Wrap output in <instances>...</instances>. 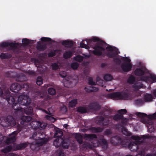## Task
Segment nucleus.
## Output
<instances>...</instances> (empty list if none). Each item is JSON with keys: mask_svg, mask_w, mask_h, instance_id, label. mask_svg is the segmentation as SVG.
I'll return each instance as SVG.
<instances>
[{"mask_svg": "<svg viewBox=\"0 0 156 156\" xmlns=\"http://www.w3.org/2000/svg\"><path fill=\"white\" fill-rule=\"evenodd\" d=\"M6 99L9 104L12 105V108L16 112L23 111V108L20 107V105L27 106L31 102L30 98L27 95L20 96L18 98L17 103L15 102V99L14 96L8 95L6 97Z\"/></svg>", "mask_w": 156, "mask_h": 156, "instance_id": "1", "label": "nucleus"}, {"mask_svg": "<svg viewBox=\"0 0 156 156\" xmlns=\"http://www.w3.org/2000/svg\"><path fill=\"white\" fill-rule=\"evenodd\" d=\"M44 132L41 130L35 132L32 136L30 137L35 140V141L31 143L30 145L31 149L34 151H37L39 149V147L46 144L48 140L45 137Z\"/></svg>", "mask_w": 156, "mask_h": 156, "instance_id": "2", "label": "nucleus"}, {"mask_svg": "<svg viewBox=\"0 0 156 156\" xmlns=\"http://www.w3.org/2000/svg\"><path fill=\"white\" fill-rule=\"evenodd\" d=\"M131 139L135 140V142H132L129 144L128 148L133 151H139L142 147H144V140L151 138L149 135H144L140 137L137 136H132Z\"/></svg>", "mask_w": 156, "mask_h": 156, "instance_id": "3", "label": "nucleus"}, {"mask_svg": "<svg viewBox=\"0 0 156 156\" xmlns=\"http://www.w3.org/2000/svg\"><path fill=\"white\" fill-rule=\"evenodd\" d=\"M123 118L122 114H115L114 115H105L104 117L100 116L98 118L97 124L103 126H107L112 122V119L117 121Z\"/></svg>", "mask_w": 156, "mask_h": 156, "instance_id": "4", "label": "nucleus"}, {"mask_svg": "<svg viewBox=\"0 0 156 156\" xmlns=\"http://www.w3.org/2000/svg\"><path fill=\"white\" fill-rule=\"evenodd\" d=\"M91 40L92 41L94 42H101L100 44H97L93 46V48L94 50L93 51L92 53L95 55L101 56L103 54V52L105 51L106 49V48H103L102 46L105 47L107 45V44L105 42L97 37H93Z\"/></svg>", "mask_w": 156, "mask_h": 156, "instance_id": "5", "label": "nucleus"}, {"mask_svg": "<svg viewBox=\"0 0 156 156\" xmlns=\"http://www.w3.org/2000/svg\"><path fill=\"white\" fill-rule=\"evenodd\" d=\"M83 138L86 140H89L90 143L85 142L83 144V147L86 148L92 149L94 147L95 141L97 140L98 138L95 134L85 133L83 135Z\"/></svg>", "mask_w": 156, "mask_h": 156, "instance_id": "6", "label": "nucleus"}, {"mask_svg": "<svg viewBox=\"0 0 156 156\" xmlns=\"http://www.w3.org/2000/svg\"><path fill=\"white\" fill-rule=\"evenodd\" d=\"M106 49L107 51H115V52L108 53L106 55L109 58H113V60L114 62L117 65H120L121 63V60L119 58L115 57L118 54L117 52L118 49L116 48L113 47L109 45H108V46L106 47Z\"/></svg>", "mask_w": 156, "mask_h": 156, "instance_id": "7", "label": "nucleus"}, {"mask_svg": "<svg viewBox=\"0 0 156 156\" xmlns=\"http://www.w3.org/2000/svg\"><path fill=\"white\" fill-rule=\"evenodd\" d=\"M20 83L21 84L18 83L12 84L10 87V90L15 93L17 94L19 93V91L22 89L26 90H28L29 86L28 84L24 83Z\"/></svg>", "mask_w": 156, "mask_h": 156, "instance_id": "8", "label": "nucleus"}, {"mask_svg": "<svg viewBox=\"0 0 156 156\" xmlns=\"http://www.w3.org/2000/svg\"><path fill=\"white\" fill-rule=\"evenodd\" d=\"M1 125L4 127L13 126L16 125V122L12 116L8 115L5 119L4 121L1 122Z\"/></svg>", "mask_w": 156, "mask_h": 156, "instance_id": "9", "label": "nucleus"}, {"mask_svg": "<svg viewBox=\"0 0 156 156\" xmlns=\"http://www.w3.org/2000/svg\"><path fill=\"white\" fill-rule=\"evenodd\" d=\"M94 143V147H97L99 146L104 150H106L108 147V144L107 140L103 137L98 138L97 140H96Z\"/></svg>", "mask_w": 156, "mask_h": 156, "instance_id": "10", "label": "nucleus"}, {"mask_svg": "<svg viewBox=\"0 0 156 156\" xmlns=\"http://www.w3.org/2000/svg\"><path fill=\"white\" fill-rule=\"evenodd\" d=\"M110 96L112 98H116L122 100H127L129 98V95L128 93L125 92L121 93L119 92L111 94H110Z\"/></svg>", "mask_w": 156, "mask_h": 156, "instance_id": "11", "label": "nucleus"}, {"mask_svg": "<svg viewBox=\"0 0 156 156\" xmlns=\"http://www.w3.org/2000/svg\"><path fill=\"white\" fill-rule=\"evenodd\" d=\"M110 143L114 146H118L119 145H124V140H123L119 136H114L110 139Z\"/></svg>", "mask_w": 156, "mask_h": 156, "instance_id": "12", "label": "nucleus"}, {"mask_svg": "<svg viewBox=\"0 0 156 156\" xmlns=\"http://www.w3.org/2000/svg\"><path fill=\"white\" fill-rule=\"evenodd\" d=\"M53 143L54 145L57 147L62 146L64 148L67 149L69 147L68 144L62 138L56 139Z\"/></svg>", "mask_w": 156, "mask_h": 156, "instance_id": "13", "label": "nucleus"}, {"mask_svg": "<svg viewBox=\"0 0 156 156\" xmlns=\"http://www.w3.org/2000/svg\"><path fill=\"white\" fill-rule=\"evenodd\" d=\"M19 44L18 43H9L6 42H2L0 44V46L2 48L9 47V49L14 50L17 49Z\"/></svg>", "mask_w": 156, "mask_h": 156, "instance_id": "14", "label": "nucleus"}, {"mask_svg": "<svg viewBox=\"0 0 156 156\" xmlns=\"http://www.w3.org/2000/svg\"><path fill=\"white\" fill-rule=\"evenodd\" d=\"M18 133L15 131L12 133L10 135L9 137L5 140V143L7 144L14 142L16 140V136Z\"/></svg>", "mask_w": 156, "mask_h": 156, "instance_id": "15", "label": "nucleus"}, {"mask_svg": "<svg viewBox=\"0 0 156 156\" xmlns=\"http://www.w3.org/2000/svg\"><path fill=\"white\" fill-rule=\"evenodd\" d=\"M116 127L118 129L120 127H122L121 131L123 134L129 136H131L132 133L131 132L128 131L127 129L125 127L119 124L116 125Z\"/></svg>", "mask_w": 156, "mask_h": 156, "instance_id": "16", "label": "nucleus"}, {"mask_svg": "<svg viewBox=\"0 0 156 156\" xmlns=\"http://www.w3.org/2000/svg\"><path fill=\"white\" fill-rule=\"evenodd\" d=\"M121 67L123 71L128 72L131 70L132 65L131 63H123L121 65Z\"/></svg>", "mask_w": 156, "mask_h": 156, "instance_id": "17", "label": "nucleus"}, {"mask_svg": "<svg viewBox=\"0 0 156 156\" xmlns=\"http://www.w3.org/2000/svg\"><path fill=\"white\" fill-rule=\"evenodd\" d=\"M89 108L92 110L94 111H98L101 108V106L97 102H93L89 105Z\"/></svg>", "mask_w": 156, "mask_h": 156, "instance_id": "18", "label": "nucleus"}, {"mask_svg": "<svg viewBox=\"0 0 156 156\" xmlns=\"http://www.w3.org/2000/svg\"><path fill=\"white\" fill-rule=\"evenodd\" d=\"M37 50L40 51H43L46 48V44L40 41L37 42L36 46Z\"/></svg>", "mask_w": 156, "mask_h": 156, "instance_id": "19", "label": "nucleus"}, {"mask_svg": "<svg viewBox=\"0 0 156 156\" xmlns=\"http://www.w3.org/2000/svg\"><path fill=\"white\" fill-rule=\"evenodd\" d=\"M145 71L141 68H136L134 71L135 75L136 76H143L145 74Z\"/></svg>", "mask_w": 156, "mask_h": 156, "instance_id": "20", "label": "nucleus"}, {"mask_svg": "<svg viewBox=\"0 0 156 156\" xmlns=\"http://www.w3.org/2000/svg\"><path fill=\"white\" fill-rule=\"evenodd\" d=\"M32 119V117L30 116H23L21 118L22 121L20 123L21 124H23L26 123H28L31 121Z\"/></svg>", "mask_w": 156, "mask_h": 156, "instance_id": "21", "label": "nucleus"}, {"mask_svg": "<svg viewBox=\"0 0 156 156\" xmlns=\"http://www.w3.org/2000/svg\"><path fill=\"white\" fill-rule=\"evenodd\" d=\"M84 90L87 92L90 93L93 92H96L98 91V88L95 87H86L84 88Z\"/></svg>", "mask_w": 156, "mask_h": 156, "instance_id": "22", "label": "nucleus"}, {"mask_svg": "<svg viewBox=\"0 0 156 156\" xmlns=\"http://www.w3.org/2000/svg\"><path fill=\"white\" fill-rule=\"evenodd\" d=\"M90 129L94 133H98L102 132L104 129L103 127H92L90 128Z\"/></svg>", "mask_w": 156, "mask_h": 156, "instance_id": "23", "label": "nucleus"}, {"mask_svg": "<svg viewBox=\"0 0 156 156\" xmlns=\"http://www.w3.org/2000/svg\"><path fill=\"white\" fill-rule=\"evenodd\" d=\"M39 121H35L31 122L30 123L32 128L34 129H37L39 128Z\"/></svg>", "mask_w": 156, "mask_h": 156, "instance_id": "24", "label": "nucleus"}, {"mask_svg": "<svg viewBox=\"0 0 156 156\" xmlns=\"http://www.w3.org/2000/svg\"><path fill=\"white\" fill-rule=\"evenodd\" d=\"M62 44L66 47H71L73 45V42L71 41L65 40L62 41Z\"/></svg>", "mask_w": 156, "mask_h": 156, "instance_id": "25", "label": "nucleus"}, {"mask_svg": "<svg viewBox=\"0 0 156 156\" xmlns=\"http://www.w3.org/2000/svg\"><path fill=\"white\" fill-rule=\"evenodd\" d=\"M75 138L79 144H81L83 143V136L80 134L76 133Z\"/></svg>", "mask_w": 156, "mask_h": 156, "instance_id": "26", "label": "nucleus"}, {"mask_svg": "<svg viewBox=\"0 0 156 156\" xmlns=\"http://www.w3.org/2000/svg\"><path fill=\"white\" fill-rule=\"evenodd\" d=\"M73 55L72 51H66L63 54V57L65 59L70 58Z\"/></svg>", "mask_w": 156, "mask_h": 156, "instance_id": "27", "label": "nucleus"}, {"mask_svg": "<svg viewBox=\"0 0 156 156\" xmlns=\"http://www.w3.org/2000/svg\"><path fill=\"white\" fill-rule=\"evenodd\" d=\"M12 55L11 54L6 53H2L0 55V58L2 59H4L6 58H9L12 57Z\"/></svg>", "mask_w": 156, "mask_h": 156, "instance_id": "28", "label": "nucleus"}, {"mask_svg": "<svg viewBox=\"0 0 156 156\" xmlns=\"http://www.w3.org/2000/svg\"><path fill=\"white\" fill-rule=\"evenodd\" d=\"M27 143H24L17 145L16 146V148L18 150H21L27 147Z\"/></svg>", "mask_w": 156, "mask_h": 156, "instance_id": "29", "label": "nucleus"}, {"mask_svg": "<svg viewBox=\"0 0 156 156\" xmlns=\"http://www.w3.org/2000/svg\"><path fill=\"white\" fill-rule=\"evenodd\" d=\"M143 84L141 83L137 82L133 84V87L137 90L143 88Z\"/></svg>", "mask_w": 156, "mask_h": 156, "instance_id": "30", "label": "nucleus"}, {"mask_svg": "<svg viewBox=\"0 0 156 156\" xmlns=\"http://www.w3.org/2000/svg\"><path fill=\"white\" fill-rule=\"evenodd\" d=\"M63 135L62 132L60 130H56L54 134V137L58 138L57 139L62 138L61 137Z\"/></svg>", "mask_w": 156, "mask_h": 156, "instance_id": "31", "label": "nucleus"}, {"mask_svg": "<svg viewBox=\"0 0 156 156\" xmlns=\"http://www.w3.org/2000/svg\"><path fill=\"white\" fill-rule=\"evenodd\" d=\"M104 79L107 81H110L112 80L113 79L112 75L109 74H106L104 76Z\"/></svg>", "mask_w": 156, "mask_h": 156, "instance_id": "32", "label": "nucleus"}, {"mask_svg": "<svg viewBox=\"0 0 156 156\" xmlns=\"http://www.w3.org/2000/svg\"><path fill=\"white\" fill-rule=\"evenodd\" d=\"M135 81V77L133 75H131L129 77L127 82L130 84H133Z\"/></svg>", "mask_w": 156, "mask_h": 156, "instance_id": "33", "label": "nucleus"}, {"mask_svg": "<svg viewBox=\"0 0 156 156\" xmlns=\"http://www.w3.org/2000/svg\"><path fill=\"white\" fill-rule=\"evenodd\" d=\"M152 99V95L151 94H146L144 97V101L145 102L151 101Z\"/></svg>", "mask_w": 156, "mask_h": 156, "instance_id": "34", "label": "nucleus"}, {"mask_svg": "<svg viewBox=\"0 0 156 156\" xmlns=\"http://www.w3.org/2000/svg\"><path fill=\"white\" fill-rule=\"evenodd\" d=\"M77 111L81 113H85L87 112V109L85 107H79L77 108Z\"/></svg>", "mask_w": 156, "mask_h": 156, "instance_id": "35", "label": "nucleus"}, {"mask_svg": "<svg viewBox=\"0 0 156 156\" xmlns=\"http://www.w3.org/2000/svg\"><path fill=\"white\" fill-rule=\"evenodd\" d=\"M12 147L11 145L8 146L2 149L1 151L2 152L6 153L10 151L12 149Z\"/></svg>", "mask_w": 156, "mask_h": 156, "instance_id": "36", "label": "nucleus"}, {"mask_svg": "<svg viewBox=\"0 0 156 156\" xmlns=\"http://www.w3.org/2000/svg\"><path fill=\"white\" fill-rule=\"evenodd\" d=\"M140 80L141 81L147 82L149 81V78L148 76H140L139 78Z\"/></svg>", "mask_w": 156, "mask_h": 156, "instance_id": "37", "label": "nucleus"}, {"mask_svg": "<svg viewBox=\"0 0 156 156\" xmlns=\"http://www.w3.org/2000/svg\"><path fill=\"white\" fill-rule=\"evenodd\" d=\"M144 101L142 99H138L135 100V103L137 105H141L144 103Z\"/></svg>", "mask_w": 156, "mask_h": 156, "instance_id": "38", "label": "nucleus"}, {"mask_svg": "<svg viewBox=\"0 0 156 156\" xmlns=\"http://www.w3.org/2000/svg\"><path fill=\"white\" fill-rule=\"evenodd\" d=\"M77 103V99H73L71 100L69 103V105L71 107H73L76 106V105Z\"/></svg>", "mask_w": 156, "mask_h": 156, "instance_id": "39", "label": "nucleus"}, {"mask_svg": "<svg viewBox=\"0 0 156 156\" xmlns=\"http://www.w3.org/2000/svg\"><path fill=\"white\" fill-rule=\"evenodd\" d=\"M31 40L27 38H24L22 39L23 44L24 46H27L30 43Z\"/></svg>", "mask_w": 156, "mask_h": 156, "instance_id": "40", "label": "nucleus"}, {"mask_svg": "<svg viewBox=\"0 0 156 156\" xmlns=\"http://www.w3.org/2000/svg\"><path fill=\"white\" fill-rule=\"evenodd\" d=\"M36 83L38 85H41L43 83L42 78L40 76H38L37 78Z\"/></svg>", "mask_w": 156, "mask_h": 156, "instance_id": "41", "label": "nucleus"}, {"mask_svg": "<svg viewBox=\"0 0 156 156\" xmlns=\"http://www.w3.org/2000/svg\"><path fill=\"white\" fill-rule=\"evenodd\" d=\"M25 112L27 114L31 115L33 112V109L31 107H29L25 110Z\"/></svg>", "mask_w": 156, "mask_h": 156, "instance_id": "42", "label": "nucleus"}, {"mask_svg": "<svg viewBox=\"0 0 156 156\" xmlns=\"http://www.w3.org/2000/svg\"><path fill=\"white\" fill-rule=\"evenodd\" d=\"M48 92L49 94L54 95L55 94L56 91L55 89L53 88H49L48 89Z\"/></svg>", "mask_w": 156, "mask_h": 156, "instance_id": "43", "label": "nucleus"}, {"mask_svg": "<svg viewBox=\"0 0 156 156\" xmlns=\"http://www.w3.org/2000/svg\"><path fill=\"white\" fill-rule=\"evenodd\" d=\"M121 124L122 126L126 125H127L128 121V120L127 118H124L123 116V118L121 119Z\"/></svg>", "mask_w": 156, "mask_h": 156, "instance_id": "44", "label": "nucleus"}, {"mask_svg": "<svg viewBox=\"0 0 156 156\" xmlns=\"http://www.w3.org/2000/svg\"><path fill=\"white\" fill-rule=\"evenodd\" d=\"M51 66L52 69L53 70H57L59 68V65L57 63H53Z\"/></svg>", "mask_w": 156, "mask_h": 156, "instance_id": "45", "label": "nucleus"}, {"mask_svg": "<svg viewBox=\"0 0 156 156\" xmlns=\"http://www.w3.org/2000/svg\"><path fill=\"white\" fill-rule=\"evenodd\" d=\"M46 125L45 123L41 122L39 121V129H40L41 130L44 129L46 128Z\"/></svg>", "mask_w": 156, "mask_h": 156, "instance_id": "46", "label": "nucleus"}, {"mask_svg": "<svg viewBox=\"0 0 156 156\" xmlns=\"http://www.w3.org/2000/svg\"><path fill=\"white\" fill-rule=\"evenodd\" d=\"M75 60L77 62H81L83 60V58L82 56L80 55H78L75 57Z\"/></svg>", "mask_w": 156, "mask_h": 156, "instance_id": "47", "label": "nucleus"}, {"mask_svg": "<svg viewBox=\"0 0 156 156\" xmlns=\"http://www.w3.org/2000/svg\"><path fill=\"white\" fill-rule=\"evenodd\" d=\"M136 114L137 116L140 118L144 117L147 116V114L144 113L137 112L136 113Z\"/></svg>", "mask_w": 156, "mask_h": 156, "instance_id": "48", "label": "nucleus"}, {"mask_svg": "<svg viewBox=\"0 0 156 156\" xmlns=\"http://www.w3.org/2000/svg\"><path fill=\"white\" fill-rule=\"evenodd\" d=\"M79 66L77 62H75L72 63L71 64V68L74 69H76Z\"/></svg>", "mask_w": 156, "mask_h": 156, "instance_id": "49", "label": "nucleus"}, {"mask_svg": "<svg viewBox=\"0 0 156 156\" xmlns=\"http://www.w3.org/2000/svg\"><path fill=\"white\" fill-rule=\"evenodd\" d=\"M41 40L43 42L51 41L52 40L51 38L47 37H42Z\"/></svg>", "mask_w": 156, "mask_h": 156, "instance_id": "50", "label": "nucleus"}, {"mask_svg": "<svg viewBox=\"0 0 156 156\" xmlns=\"http://www.w3.org/2000/svg\"><path fill=\"white\" fill-rule=\"evenodd\" d=\"M56 50H54L49 52L48 54V57H52L55 56L56 55Z\"/></svg>", "mask_w": 156, "mask_h": 156, "instance_id": "51", "label": "nucleus"}, {"mask_svg": "<svg viewBox=\"0 0 156 156\" xmlns=\"http://www.w3.org/2000/svg\"><path fill=\"white\" fill-rule=\"evenodd\" d=\"M88 83L91 85H96L95 83L93 81V79L92 77H89L88 79Z\"/></svg>", "mask_w": 156, "mask_h": 156, "instance_id": "52", "label": "nucleus"}, {"mask_svg": "<svg viewBox=\"0 0 156 156\" xmlns=\"http://www.w3.org/2000/svg\"><path fill=\"white\" fill-rule=\"evenodd\" d=\"M112 133L111 130L110 129H107L104 132L105 135H108Z\"/></svg>", "mask_w": 156, "mask_h": 156, "instance_id": "53", "label": "nucleus"}, {"mask_svg": "<svg viewBox=\"0 0 156 156\" xmlns=\"http://www.w3.org/2000/svg\"><path fill=\"white\" fill-rule=\"evenodd\" d=\"M127 112V110L125 109H123L119 110L118 111V112L120 114H125Z\"/></svg>", "mask_w": 156, "mask_h": 156, "instance_id": "54", "label": "nucleus"}, {"mask_svg": "<svg viewBox=\"0 0 156 156\" xmlns=\"http://www.w3.org/2000/svg\"><path fill=\"white\" fill-rule=\"evenodd\" d=\"M121 60L123 61L127 62L128 63H130L131 60L128 57H122Z\"/></svg>", "mask_w": 156, "mask_h": 156, "instance_id": "55", "label": "nucleus"}, {"mask_svg": "<svg viewBox=\"0 0 156 156\" xmlns=\"http://www.w3.org/2000/svg\"><path fill=\"white\" fill-rule=\"evenodd\" d=\"M144 147H142V148L140 149V151H139V153L136 154V156H142L143 152H144Z\"/></svg>", "mask_w": 156, "mask_h": 156, "instance_id": "56", "label": "nucleus"}, {"mask_svg": "<svg viewBox=\"0 0 156 156\" xmlns=\"http://www.w3.org/2000/svg\"><path fill=\"white\" fill-rule=\"evenodd\" d=\"M80 46L81 48H85L87 49H88L89 48V47L87 44H85L83 43H81L80 44Z\"/></svg>", "mask_w": 156, "mask_h": 156, "instance_id": "57", "label": "nucleus"}, {"mask_svg": "<svg viewBox=\"0 0 156 156\" xmlns=\"http://www.w3.org/2000/svg\"><path fill=\"white\" fill-rule=\"evenodd\" d=\"M66 73L65 71H61L59 73V75L62 78L65 77L66 76Z\"/></svg>", "mask_w": 156, "mask_h": 156, "instance_id": "58", "label": "nucleus"}, {"mask_svg": "<svg viewBox=\"0 0 156 156\" xmlns=\"http://www.w3.org/2000/svg\"><path fill=\"white\" fill-rule=\"evenodd\" d=\"M149 79H151L154 82H156V76L154 74H151L149 77Z\"/></svg>", "mask_w": 156, "mask_h": 156, "instance_id": "59", "label": "nucleus"}, {"mask_svg": "<svg viewBox=\"0 0 156 156\" xmlns=\"http://www.w3.org/2000/svg\"><path fill=\"white\" fill-rule=\"evenodd\" d=\"M149 117L150 119H156V112L152 115H149Z\"/></svg>", "mask_w": 156, "mask_h": 156, "instance_id": "60", "label": "nucleus"}, {"mask_svg": "<svg viewBox=\"0 0 156 156\" xmlns=\"http://www.w3.org/2000/svg\"><path fill=\"white\" fill-rule=\"evenodd\" d=\"M27 73L28 74L31 75H34L35 74V72L31 70L28 71Z\"/></svg>", "mask_w": 156, "mask_h": 156, "instance_id": "61", "label": "nucleus"}, {"mask_svg": "<svg viewBox=\"0 0 156 156\" xmlns=\"http://www.w3.org/2000/svg\"><path fill=\"white\" fill-rule=\"evenodd\" d=\"M45 117L47 119H48L49 120H51L52 119H54V118L53 117H52L51 116H50L48 115H46L45 116Z\"/></svg>", "mask_w": 156, "mask_h": 156, "instance_id": "62", "label": "nucleus"}, {"mask_svg": "<svg viewBox=\"0 0 156 156\" xmlns=\"http://www.w3.org/2000/svg\"><path fill=\"white\" fill-rule=\"evenodd\" d=\"M58 156H66V155L62 151H60L59 153Z\"/></svg>", "mask_w": 156, "mask_h": 156, "instance_id": "63", "label": "nucleus"}, {"mask_svg": "<svg viewBox=\"0 0 156 156\" xmlns=\"http://www.w3.org/2000/svg\"><path fill=\"white\" fill-rule=\"evenodd\" d=\"M146 156H156V154H147Z\"/></svg>", "mask_w": 156, "mask_h": 156, "instance_id": "64", "label": "nucleus"}]
</instances>
